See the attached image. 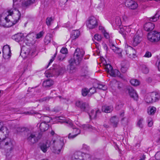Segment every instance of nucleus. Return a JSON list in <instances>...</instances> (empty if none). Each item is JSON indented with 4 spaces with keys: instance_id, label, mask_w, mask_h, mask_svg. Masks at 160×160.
<instances>
[{
    "instance_id": "a18cd8bd",
    "label": "nucleus",
    "mask_w": 160,
    "mask_h": 160,
    "mask_svg": "<svg viewBox=\"0 0 160 160\" xmlns=\"http://www.w3.org/2000/svg\"><path fill=\"white\" fill-rule=\"evenodd\" d=\"M115 22L116 24L118 26H120L121 24V19L119 17H117L115 18Z\"/></svg>"
},
{
    "instance_id": "58836bf2",
    "label": "nucleus",
    "mask_w": 160,
    "mask_h": 160,
    "mask_svg": "<svg viewBox=\"0 0 160 160\" xmlns=\"http://www.w3.org/2000/svg\"><path fill=\"white\" fill-rule=\"evenodd\" d=\"M53 19L52 17H48L46 19V23L48 26H50L52 22L53 21Z\"/></svg>"
},
{
    "instance_id": "aec40b11",
    "label": "nucleus",
    "mask_w": 160,
    "mask_h": 160,
    "mask_svg": "<svg viewBox=\"0 0 160 160\" xmlns=\"http://www.w3.org/2000/svg\"><path fill=\"white\" fill-rule=\"evenodd\" d=\"M12 38L17 42L22 41L24 38L23 34L22 33H19L16 34L12 36Z\"/></svg>"
},
{
    "instance_id": "f03ea898",
    "label": "nucleus",
    "mask_w": 160,
    "mask_h": 160,
    "mask_svg": "<svg viewBox=\"0 0 160 160\" xmlns=\"http://www.w3.org/2000/svg\"><path fill=\"white\" fill-rule=\"evenodd\" d=\"M7 12L8 14L5 18V20L7 22L11 23L10 27L16 24L21 18V13L14 7V4H13L12 8H8L7 9Z\"/></svg>"
},
{
    "instance_id": "f704fd0d",
    "label": "nucleus",
    "mask_w": 160,
    "mask_h": 160,
    "mask_svg": "<svg viewBox=\"0 0 160 160\" xmlns=\"http://www.w3.org/2000/svg\"><path fill=\"white\" fill-rule=\"evenodd\" d=\"M81 127L82 128H83L84 130L87 129H95V128L93 127L91 125L88 124H83L81 126Z\"/></svg>"
},
{
    "instance_id": "3c124183",
    "label": "nucleus",
    "mask_w": 160,
    "mask_h": 160,
    "mask_svg": "<svg viewBox=\"0 0 160 160\" xmlns=\"http://www.w3.org/2000/svg\"><path fill=\"white\" fill-rule=\"evenodd\" d=\"M89 91L88 89L84 88L82 89V95L83 96H86L89 93Z\"/></svg>"
},
{
    "instance_id": "7ed1b4c3",
    "label": "nucleus",
    "mask_w": 160,
    "mask_h": 160,
    "mask_svg": "<svg viewBox=\"0 0 160 160\" xmlns=\"http://www.w3.org/2000/svg\"><path fill=\"white\" fill-rule=\"evenodd\" d=\"M20 131L25 133L26 139L28 143L30 145H32L37 142L39 138L37 136V132L32 131L28 128H21Z\"/></svg>"
},
{
    "instance_id": "1a4fd4ad",
    "label": "nucleus",
    "mask_w": 160,
    "mask_h": 160,
    "mask_svg": "<svg viewBox=\"0 0 160 160\" xmlns=\"http://www.w3.org/2000/svg\"><path fill=\"white\" fill-rule=\"evenodd\" d=\"M51 73L52 74L58 76L59 75L62 74L65 71V69L64 67H61L59 66H57L56 68H53L52 69H50Z\"/></svg>"
},
{
    "instance_id": "79ce46f5",
    "label": "nucleus",
    "mask_w": 160,
    "mask_h": 160,
    "mask_svg": "<svg viewBox=\"0 0 160 160\" xmlns=\"http://www.w3.org/2000/svg\"><path fill=\"white\" fill-rule=\"evenodd\" d=\"M119 32L122 35L124 38H126L127 33H126V32L125 31V28H124L123 27L122 28H120Z\"/></svg>"
},
{
    "instance_id": "5fc2aeb1",
    "label": "nucleus",
    "mask_w": 160,
    "mask_h": 160,
    "mask_svg": "<svg viewBox=\"0 0 160 160\" xmlns=\"http://www.w3.org/2000/svg\"><path fill=\"white\" fill-rule=\"evenodd\" d=\"M57 53L56 52L55 53L54 55L52 57V58L50 60V62L49 63H48V66H47V68H48V66L49 65L51 64V63H52V62L54 61V60L55 59V58L56 57V56L57 55Z\"/></svg>"
},
{
    "instance_id": "c85d7f7f",
    "label": "nucleus",
    "mask_w": 160,
    "mask_h": 160,
    "mask_svg": "<svg viewBox=\"0 0 160 160\" xmlns=\"http://www.w3.org/2000/svg\"><path fill=\"white\" fill-rule=\"evenodd\" d=\"M80 32L78 30H74L72 31L71 37L73 39L78 38L80 35Z\"/></svg>"
},
{
    "instance_id": "864d4df0",
    "label": "nucleus",
    "mask_w": 160,
    "mask_h": 160,
    "mask_svg": "<svg viewBox=\"0 0 160 160\" xmlns=\"http://www.w3.org/2000/svg\"><path fill=\"white\" fill-rule=\"evenodd\" d=\"M96 92V89L94 87H92L89 89V92L91 95L94 93Z\"/></svg>"
},
{
    "instance_id": "c9c22d12",
    "label": "nucleus",
    "mask_w": 160,
    "mask_h": 160,
    "mask_svg": "<svg viewBox=\"0 0 160 160\" xmlns=\"http://www.w3.org/2000/svg\"><path fill=\"white\" fill-rule=\"evenodd\" d=\"M51 35L50 34H48L45 37L44 39V41L45 43L46 44H48V43L50 42L51 41Z\"/></svg>"
},
{
    "instance_id": "37998d69",
    "label": "nucleus",
    "mask_w": 160,
    "mask_h": 160,
    "mask_svg": "<svg viewBox=\"0 0 160 160\" xmlns=\"http://www.w3.org/2000/svg\"><path fill=\"white\" fill-rule=\"evenodd\" d=\"M33 38L34 36L33 34H29L26 37L25 39L28 41L31 42L33 40Z\"/></svg>"
},
{
    "instance_id": "dca6fc26",
    "label": "nucleus",
    "mask_w": 160,
    "mask_h": 160,
    "mask_svg": "<svg viewBox=\"0 0 160 160\" xmlns=\"http://www.w3.org/2000/svg\"><path fill=\"white\" fill-rule=\"evenodd\" d=\"M109 45L110 48L114 51V52L116 53L121 54V49L116 47L114 45L111 39H109Z\"/></svg>"
},
{
    "instance_id": "20e7f679",
    "label": "nucleus",
    "mask_w": 160,
    "mask_h": 160,
    "mask_svg": "<svg viewBox=\"0 0 160 160\" xmlns=\"http://www.w3.org/2000/svg\"><path fill=\"white\" fill-rule=\"evenodd\" d=\"M51 146L52 152L56 154H59L64 145V140L63 138H59L56 140H53L52 142Z\"/></svg>"
},
{
    "instance_id": "09e8293b",
    "label": "nucleus",
    "mask_w": 160,
    "mask_h": 160,
    "mask_svg": "<svg viewBox=\"0 0 160 160\" xmlns=\"http://www.w3.org/2000/svg\"><path fill=\"white\" fill-rule=\"evenodd\" d=\"M147 121L148 122V125L149 127H151L153 125V123L152 120V118L148 117L147 118Z\"/></svg>"
},
{
    "instance_id": "680f3d73",
    "label": "nucleus",
    "mask_w": 160,
    "mask_h": 160,
    "mask_svg": "<svg viewBox=\"0 0 160 160\" xmlns=\"http://www.w3.org/2000/svg\"><path fill=\"white\" fill-rule=\"evenodd\" d=\"M155 158L157 160H160V152H158L155 156Z\"/></svg>"
},
{
    "instance_id": "f3484780",
    "label": "nucleus",
    "mask_w": 160,
    "mask_h": 160,
    "mask_svg": "<svg viewBox=\"0 0 160 160\" xmlns=\"http://www.w3.org/2000/svg\"><path fill=\"white\" fill-rule=\"evenodd\" d=\"M121 70L122 73H124L127 71L129 67L128 62L127 61H124L122 62L121 63Z\"/></svg>"
},
{
    "instance_id": "603ef678",
    "label": "nucleus",
    "mask_w": 160,
    "mask_h": 160,
    "mask_svg": "<svg viewBox=\"0 0 160 160\" xmlns=\"http://www.w3.org/2000/svg\"><path fill=\"white\" fill-rule=\"evenodd\" d=\"M156 62V65L158 67V70L160 71V57H158Z\"/></svg>"
},
{
    "instance_id": "13d9d810",
    "label": "nucleus",
    "mask_w": 160,
    "mask_h": 160,
    "mask_svg": "<svg viewBox=\"0 0 160 160\" xmlns=\"http://www.w3.org/2000/svg\"><path fill=\"white\" fill-rule=\"evenodd\" d=\"M68 50L66 48H63L60 50V52L62 54H65L67 52Z\"/></svg>"
},
{
    "instance_id": "cd10ccee",
    "label": "nucleus",
    "mask_w": 160,
    "mask_h": 160,
    "mask_svg": "<svg viewBox=\"0 0 160 160\" xmlns=\"http://www.w3.org/2000/svg\"><path fill=\"white\" fill-rule=\"evenodd\" d=\"M109 73L111 76L112 77H116L119 76L120 73L118 70L116 69L114 70L113 68L110 71Z\"/></svg>"
},
{
    "instance_id": "f8f14e48",
    "label": "nucleus",
    "mask_w": 160,
    "mask_h": 160,
    "mask_svg": "<svg viewBox=\"0 0 160 160\" xmlns=\"http://www.w3.org/2000/svg\"><path fill=\"white\" fill-rule=\"evenodd\" d=\"M76 105L82 111H86L88 108V104L82 101H77L76 102Z\"/></svg>"
},
{
    "instance_id": "de8ad7c7",
    "label": "nucleus",
    "mask_w": 160,
    "mask_h": 160,
    "mask_svg": "<svg viewBox=\"0 0 160 160\" xmlns=\"http://www.w3.org/2000/svg\"><path fill=\"white\" fill-rule=\"evenodd\" d=\"M143 121V119L142 118H140L139 119L138 121L137 125L140 128H142L143 126L142 124V122Z\"/></svg>"
},
{
    "instance_id": "bb28decb",
    "label": "nucleus",
    "mask_w": 160,
    "mask_h": 160,
    "mask_svg": "<svg viewBox=\"0 0 160 160\" xmlns=\"http://www.w3.org/2000/svg\"><path fill=\"white\" fill-rule=\"evenodd\" d=\"M113 109V107L111 105L109 106H103L102 107V110L106 113H110Z\"/></svg>"
},
{
    "instance_id": "69168bd1",
    "label": "nucleus",
    "mask_w": 160,
    "mask_h": 160,
    "mask_svg": "<svg viewBox=\"0 0 160 160\" xmlns=\"http://www.w3.org/2000/svg\"><path fill=\"white\" fill-rule=\"evenodd\" d=\"M122 106V105L121 104L117 105L116 107V109L117 110H118L120 109V108H121Z\"/></svg>"
},
{
    "instance_id": "b1692460",
    "label": "nucleus",
    "mask_w": 160,
    "mask_h": 160,
    "mask_svg": "<svg viewBox=\"0 0 160 160\" xmlns=\"http://www.w3.org/2000/svg\"><path fill=\"white\" fill-rule=\"evenodd\" d=\"M82 153L80 152H75L72 155V160L74 159H82Z\"/></svg>"
},
{
    "instance_id": "ddd939ff",
    "label": "nucleus",
    "mask_w": 160,
    "mask_h": 160,
    "mask_svg": "<svg viewBox=\"0 0 160 160\" xmlns=\"http://www.w3.org/2000/svg\"><path fill=\"white\" fill-rule=\"evenodd\" d=\"M75 61L73 59H71L69 61V64L67 66L68 69H69V72L72 73L77 71V68L75 66Z\"/></svg>"
},
{
    "instance_id": "a211bd4d",
    "label": "nucleus",
    "mask_w": 160,
    "mask_h": 160,
    "mask_svg": "<svg viewBox=\"0 0 160 160\" xmlns=\"http://www.w3.org/2000/svg\"><path fill=\"white\" fill-rule=\"evenodd\" d=\"M128 93L130 97L134 99L137 100L138 99V95L136 91L132 88L128 89Z\"/></svg>"
},
{
    "instance_id": "393cba45",
    "label": "nucleus",
    "mask_w": 160,
    "mask_h": 160,
    "mask_svg": "<svg viewBox=\"0 0 160 160\" xmlns=\"http://www.w3.org/2000/svg\"><path fill=\"white\" fill-rule=\"evenodd\" d=\"M49 125L45 122H42L39 125L40 129L41 132H44L48 128Z\"/></svg>"
},
{
    "instance_id": "423d86ee",
    "label": "nucleus",
    "mask_w": 160,
    "mask_h": 160,
    "mask_svg": "<svg viewBox=\"0 0 160 160\" xmlns=\"http://www.w3.org/2000/svg\"><path fill=\"white\" fill-rule=\"evenodd\" d=\"M84 53V51L82 49L77 48L76 49L73 58L71 59H73L75 61V64L76 65L79 64L82 59Z\"/></svg>"
},
{
    "instance_id": "bf43d9fd",
    "label": "nucleus",
    "mask_w": 160,
    "mask_h": 160,
    "mask_svg": "<svg viewBox=\"0 0 160 160\" xmlns=\"http://www.w3.org/2000/svg\"><path fill=\"white\" fill-rule=\"evenodd\" d=\"M82 149L83 150L89 151L90 149V148L89 146L85 144H83L82 146Z\"/></svg>"
},
{
    "instance_id": "4468645a",
    "label": "nucleus",
    "mask_w": 160,
    "mask_h": 160,
    "mask_svg": "<svg viewBox=\"0 0 160 160\" xmlns=\"http://www.w3.org/2000/svg\"><path fill=\"white\" fill-rule=\"evenodd\" d=\"M3 57H4L5 55H7L9 58L11 55V52L10 50V48L8 45H5L3 46L2 49Z\"/></svg>"
},
{
    "instance_id": "9d476101",
    "label": "nucleus",
    "mask_w": 160,
    "mask_h": 160,
    "mask_svg": "<svg viewBox=\"0 0 160 160\" xmlns=\"http://www.w3.org/2000/svg\"><path fill=\"white\" fill-rule=\"evenodd\" d=\"M125 51L127 55L130 58H133L136 57V51L131 47H126Z\"/></svg>"
},
{
    "instance_id": "0eeeda50",
    "label": "nucleus",
    "mask_w": 160,
    "mask_h": 160,
    "mask_svg": "<svg viewBox=\"0 0 160 160\" xmlns=\"http://www.w3.org/2000/svg\"><path fill=\"white\" fill-rule=\"evenodd\" d=\"M160 32L156 31L148 33V39L151 42H156L160 39Z\"/></svg>"
},
{
    "instance_id": "052dcab7",
    "label": "nucleus",
    "mask_w": 160,
    "mask_h": 160,
    "mask_svg": "<svg viewBox=\"0 0 160 160\" xmlns=\"http://www.w3.org/2000/svg\"><path fill=\"white\" fill-rule=\"evenodd\" d=\"M152 56V54L151 53L148 51H147L145 55H144V56L145 57L147 58H150Z\"/></svg>"
},
{
    "instance_id": "6ab92c4d",
    "label": "nucleus",
    "mask_w": 160,
    "mask_h": 160,
    "mask_svg": "<svg viewBox=\"0 0 160 160\" xmlns=\"http://www.w3.org/2000/svg\"><path fill=\"white\" fill-rule=\"evenodd\" d=\"M35 1V0H27L24 1L22 3V7L23 8H27L34 3Z\"/></svg>"
},
{
    "instance_id": "6e6552de",
    "label": "nucleus",
    "mask_w": 160,
    "mask_h": 160,
    "mask_svg": "<svg viewBox=\"0 0 160 160\" xmlns=\"http://www.w3.org/2000/svg\"><path fill=\"white\" fill-rule=\"evenodd\" d=\"M86 25L89 29H93L98 25L97 20L94 16L90 17L86 22Z\"/></svg>"
},
{
    "instance_id": "2eb2a0df",
    "label": "nucleus",
    "mask_w": 160,
    "mask_h": 160,
    "mask_svg": "<svg viewBox=\"0 0 160 160\" xmlns=\"http://www.w3.org/2000/svg\"><path fill=\"white\" fill-rule=\"evenodd\" d=\"M142 41V38L138 33L136 34L133 38L132 44L134 46L138 45Z\"/></svg>"
},
{
    "instance_id": "f257e3e1",
    "label": "nucleus",
    "mask_w": 160,
    "mask_h": 160,
    "mask_svg": "<svg viewBox=\"0 0 160 160\" xmlns=\"http://www.w3.org/2000/svg\"><path fill=\"white\" fill-rule=\"evenodd\" d=\"M9 131L7 128L3 126L0 122V145L7 150V152L12 151L14 147V142L10 138L6 137L3 138L4 136L6 137L8 135Z\"/></svg>"
},
{
    "instance_id": "ea45409f",
    "label": "nucleus",
    "mask_w": 160,
    "mask_h": 160,
    "mask_svg": "<svg viewBox=\"0 0 160 160\" xmlns=\"http://www.w3.org/2000/svg\"><path fill=\"white\" fill-rule=\"evenodd\" d=\"M105 68L108 73H109L110 71L113 69V68L110 64H108L105 65Z\"/></svg>"
},
{
    "instance_id": "4c0bfd02",
    "label": "nucleus",
    "mask_w": 160,
    "mask_h": 160,
    "mask_svg": "<svg viewBox=\"0 0 160 160\" xmlns=\"http://www.w3.org/2000/svg\"><path fill=\"white\" fill-rule=\"evenodd\" d=\"M141 68L143 73L146 74L148 73L149 72L148 69L145 65H142L141 66Z\"/></svg>"
},
{
    "instance_id": "473e14b6",
    "label": "nucleus",
    "mask_w": 160,
    "mask_h": 160,
    "mask_svg": "<svg viewBox=\"0 0 160 160\" xmlns=\"http://www.w3.org/2000/svg\"><path fill=\"white\" fill-rule=\"evenodd\" d=\"M152 97L151 93L147 96L145 99V101L147 103H151L153 102Z\"/></svg>"
},
{
    "instance_id": "7c9ffc66",
    "label": "nucleus",
    "mask_w": 160,
    "mask_h": 160,
    "mask_svg": "<svg viewBox=\"0 0 160 160\" xmlns=\"http://www.w3.org/2000/svg\"><path fill=\"white\" fill-rule=\"evenodd\" d=\"M159 13L160 12L159 11L154 16L149 18L150 21L151 22L156 21L159 19L160 16Z\"/></svg>"
},
{
    "instance_id": "4be33fe9",
    "label": "nucleus",
    "mask_w": 160,
    "mask_h": 160,
    "mask_svg": "<svg viewBox=\"0 0 160 160\" xmlns=\"http://www.w3.org/2000/svg\"><path fill=\"white\" fill-rule=\"evenodd\" d=\"M50 142L48 140L45 143H43L40 146V148L43 152H46L47 149L50 147Z\"/></svg>"
},
{
    "instance_id": "5701e85b",
    "label": "nucleus",
    "mask_w": 160,
    "mask_h": 160,
    "mask_svg": "<svg viewBox=\"0 0 160 160\" xmlns=\"http://www.w3.org/2000/svg\"><path fill=\"white\" fill-rule=\"evenodd\" d=\"M151 96L153 102H156L160 99V93L157 92H152L151 93Z\"/></svg>"
},
{
    "instance_id": "49530a36",
    "label": "nucleus",
    "mask_w": 160,
    "mask_h": 160,
    "mask_svg": "<svg viewBox=\"0 0 160 160\" xmlns=\"http://www.w3.org/2000/svg\"><path fill=\"white\" fill-rule=\"evenodd\" d=\"M94 39L98 42H100L102 39V36L98 34H96L94 36Z\"/></svg>"
},
{
    "instance_id": "6e6d98bb",
    "label": "nucleus",
    "mask_w": 160,
    "mask_h": 160,
    "mask_svg": "<svg viewBox=\"0 0 160 160\" xmlns=\"http://www.w3.org/2000/svg\"><path fill=\"white\" fill-rule=\"evenodd\" d=\"M43 34L44 32L43 31L40 32L37 34L36 38L37 39L40 38L43 36Z\"/></svg>"
},
{
    "instance_id": "c03bdc74",
    "label": "nucleus",
    "mask_w": 160,
    "mask_h": 160,
    "mask_svg": "<svg viewBox=\"0 0 160 160\" xmlns=\"http://www.w3.org/2000/svg\"><path fill=\"white\" fill-rule=\"evenodd\" d=\"M102 32L103 33L104 37L106 39H110V36L109 33L107 32L106 31L104 30L103 29L102 31Z\"/></svg>"
},
{
    "instance_id": "8fccbe9b",
    "label": "nucleus",
    "mask_w": 160,
    "mask_h": 160,
    "mask_svg": "<svg viewBox=\"0 0 160 160\" xmlns=\"http://www.w3.org/2000/svg\"><path fill=\"white\" fill-rule=\"evenodd\" d=\"M96 114V111H95L94 110H92L90 113L89 114V117L90 118H92L94 119L96 118V117H94V115Z\"/></svg>"
},
{
    "instance_id": "a19ab883",
    "label": "nucleus",
    "mask_w": 160,
    "mask_h": 160,
    "mask_svg": "<svg viewBox=\"0 0 160 160\" xmlns=\"http://www.w3.org/2000/svg\"><path fill=\"white\" fill-rule=\"evenodd\" d=\"M97 88L98 89H101L104 91L107 89V86L101 83H99Z\"/></svg>"
},
{
    "instance_id": "39448f33",
    "label": "nucleus",
    "mask_w": 160,
    "mask_h": 160,
    "mask_svg": "<svg viewBox=\"0 0 160 160\" xmlns=\"http://www.w3.org/2000/svg\"><path fill=\"white\" fill-rule=\"evenodd\" d=\"M66 122L68 124V126L72 129V132L69 133L68 135V138L70 139H72L76 137L81 132L80 130L76 128L72 122L69 120L66 121Z\"/></svg>"
},
{
    "instance_id": "e2e57ef3",
    "label": "nucleus",
    "mask_w": 160,
    "mask_h": 160,
    "mask_svg": "<svg viewBox=\"0 0 160 160\" xmlns=\"http://www.w3.org/2000/svg\"><path fill=\"white\" fill-rule=\"evenodd\" d=\"M124 28H125V31L126 32H130L131 31V29L129 28V26H126L124 27Z\"/></svg>"
},
{
    "instance_id": "72a5a7b5",
    "label": "nucleus",
    "mask_w": 160,
    "mask_h": 160,
    "mask_svg": "<svg viewBox=\"0 0 160 160\" xmlns=\"http://www.w3.org/2000/svg\"><path fill=\"white\" fill-rule=\"evenodd\" d=\"M131 84L134 86H137L139 85L140 84V82L136 79H132L130 81Z\"/></svg>"
},
{
    "instance_id": "4d7b16f0",
    "label": "nucleus",
    "mask_w": 160,
    "mask_h": 160,
    "mask_svg": "<svg viewBox=\"0 0 160 160\" xmlns=\"http://www.w3.org/2000/svg\"><path fill=\"white\" fill-rule=\"evenodd\" d=\"M96 114L94 115V117H96V118L98 117L101 114V112L99 109H97L96 110Z\"/></svg>"
},
{
    "instance_id": "338daca9",
    "label": "nucleus",
    "mask_w": 160,
    "mask_h": 160,
    "mask_svg": "<svg viewBox=\"0 0 160 160\" xmlns=\"http://www.w3.org/2000/svg\"><path fill=\"white\" fill-rule=\"evenodd\" d=\"M52 98L50 97H47L43 98V101L49 100Z\"/></svg>"
},
{
    "instance_id": "9b49d317",
    "label": "nucleus",
    "mask_w": 160,
    "mask_h": 160,
    "mask_svg": "<svg viewBox=\"0 0 160 160\" xmlns=\"http://www.w3.org/2000/svg\"><path fill=\"white\" fill-rule=\"evenodd\" d=\"M125 5L129 9L135 10L138 7L137 3L132 0H127L125 2Z\"/></svg>"
},
{
    "instance_id": "e433bc0d",
    "label": "nucleus",
    "mask_w": 160,
    "mask_h": 160,
    "mask_svg": "<svg viewBox=\"0 0 160 160\" xmlns=\"http://www.w3.org/2000/svg\"><path fill=\"white\" fill-rule=\"evenodd\" d=\"M82 159L81 160H91V157L88 154L82 153Z\"/></svg>"
},
{
    "instance_id": "c756f323",
    "label": "nucleus",
    "mask_w": 160,
    "mask_h": 160,
    "mask_svg": "<svg viewBox=\"0 0 160 160\" xmlns=\"http://www.w3.org/2000/svg\"><path fill=\"white\" fill-rule=\"evenodd\" d=\"M110 121L114 127L117 126L118 122V119L116 116L112 117L110 119Z\"/></svg>"
},
{
    "instance_id": "2f4dec72",
    "label": "nucleus",
    "mask_w": 160,
    "mask_h": 160,
    "mask_svg": "<svg viewBox=\"0 0 160 160\" xmlns=\"http://www.w3.org/2000/svg\"><path fill=\"white\" fill-rule=\"evenodd\" d=\"M156 109L154 107H149L148 109V112L149 115H153L156 111Z\"/></svg>"
},
{
    "instance_id": "412c9836",
    "label": "nucleus",
    "mask_w": 160,
    "mask_h": 160,
    "mask_svg": "<svg viewBox=\"0 0 160 160\" xmlns=\"http://www.w3.org/2000/svg\"><path fill=\"white\" fill-rule=\"evenodd\" d=\"M154 24L153 23L150 22L146 23L144 26L145 30L148 32L152 31L154 29Z\"/></svg>"
},
{
    "instance_id": "a878e982",
    "label": "nucleus",
    "mask_w": 160,
    "mask_h": 160,
    "mask_svg": "<svg viewBox=\"0 0 160 160\" xmlns=\"http://www.w3.org/2000/svg\"><path fill=\"white\" fill-rule=\"evenodd\" d=\"M53 83L54 82L52 80L47 79L43 82L42 85L45 88H48L52 86Z\"/></svg>"
},
{
    "instance_id": "0e129e2a",
    "label": "nucleus",
    "mask_w": 160,
    "mask_h": 160,
    "mask_svg": "<svg viewBox=\"0 0 160 160\" xmlns=\"http://www.w3.org/2000/svg\"><path fill=\"white\" fill-rule=\"evenodd\" d=\"M118 88L119 90H120L122 86V83L120 82H117Z\"/></svg>"
},
{
    "instance_id": "774afa93",
    "label": "nucleus",
    "mask_w": 160,
    "mask_h": 160,
    "mask_svg": "<svg viewBox=\"0 0 160 160\" xmlns=\"http://www.w3.org/2000/svg\"><path fill=\"white\" fill-rule=\"evenodd\" d=\"M145 158V156L144 155H143L142 157H140V159L139 160H144Z\"/></svg>"
}]
</instances>
